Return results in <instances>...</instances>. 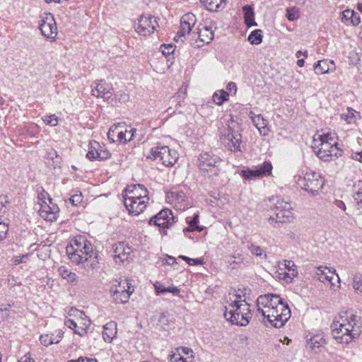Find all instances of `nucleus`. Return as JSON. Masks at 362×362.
Returning <instances> with one entry per match:
<instances>
[{"instance_id":"f257e3e1","label":"nucleus","mask_w":362,"mask_h":362,"mask_svg":"<svg viewBox=\"0 0 362 362\" xmlns=\"http://www.w3.org/2000/svg\"><path fill=\"white\" fill-rule=\"evenodd\" d=\"M257 311L276 328L282 327L291 317L288 304L278 295L267 293L259 296L257 300Z\"/></svg>"},{"instance_id":"f03ea898","label":"nucleus","mask_w":362,"mask_h":362,"mask_svg":"<svg viewBox=\"0 0 362 362\" xmlns=\"http://www.w3.org/2000/svg\"><path fill=\"white\" fill-rule=\"evenodd\" d=\"M66 253L72 263L76 265L83 264L88 271L98 267V257L94 255L90 243L82 237L71 241L66 247Z\"/></svg>"},{"instance_id":"7ed1b4c3","label":"nucleus","mask_w":362,"mask_h":362,"mask_svg":"<svg viewBox=\"0 0 362 362\" xmlns=\"http://www.w3.org/2000/svg\"><path fill=\"white\" fill-rule=\"evenodd\" d=\"M223 316L232 324L246 326L252 318L250 305L240 296L229 293L224 305Z\"/></svg>"},{"instance_id":"20e7f679","label":"nucleus","mask_w":362,"mask_h":362,"mask_svg":"<svg viewBox=\"0 0 362 362\" xmlns=\"http://www.w3.org/2000/svg\"><path fill=\"white\" fill-rule=\"evenodd\" d=\"M337 134L329 129L317 132L313 136L312 147L322 160H329L341 155Z\"/></svg>"},{"instance_id":"39448f33","label":"nucleus","mask_w":362,"mask_h":362,"mask_svg":"<svg viewBox=\"0 0 362 362\" xmlns=\"http://www.w3.org/2000/svg\"><path fill=\"white\" fill-rule=\"evenodd\" d=\"M220 139L222 144L230 151H240L242 135L239 124L234 121H231L227 127L221 130Z\"/></svg>"},{"instance_id":"423d86ee","label":"nucleus","mask_w":362,"mask_h":362,"mask_svg":"<svg viewBox=\"0 0 362 362\" xmlns=\"http://www.w3.org/2000/svg\"><path fill=\"white\" fill-rule=\"evenodd\" d=\"M270 202L274 204L275 216H270L268 218L272 224L274 223L291 222L293 218V206L288 198L273 197Z\"/></svg>"},{"instance_id":"0eeeda50","label":"nucleus","mask_w":362,"mask_h":362,"mask_svg":"<svg viewBox=\"0 0 362 362\" xmlns=\"http://www.w3.org/2000/svg\"><path fill=\"white\" fill-rule=\"evenodd\" d=\"M136 189H141V193L136 194V196L127 195L124 197V204L129 213L132 215H139L146 207V203L148 200V190L141 184L135 186Z\"/></svg>"},{"instance_id":"6e6552de","label":"nucleus","mask_w":362,"mask_h":362,"mask_svg":"<svg viewBox=\"0 0 362 362\" xmlns=\"http://www.w3.org/2000/svg\"><path fill=\"white\" fill-rule=\"evenodd\" d=\"M361 317L356 315V313L352 310H346L340 314L339 321V327L349 332V334L354 339L357 338L361 333Z\"/></svg>"},{"instance_id":"1a4fd4ad","label":"nucleus","mask_w":362,"mask_h":362,"mask_svg":"<svg viewBox=\"0 0 362 362\" xmlns=\"http://www.w3.org/2000/svg\"><path fill=\"white\" fill-rule=\"evenodd\" d=\"M296 182L298 187L313 196L319 192L324 185L320 175L315 172L306 173L303 177L298 176Z\"/></svg>"},{"instance_id":"9d476101","label":"nucleus","mask_w":362,"mask_h":362,"mask_svg":"<svg viewBox=\"0 0 362 362\" xmlns=\"http://www.w3.org/2000/svg\"><path fill=\"white\" fill-rule=\"evenodd\" d=\"M147 158L159 160L165 166H173L178 159V154L174 149H170L168 146H162L153 147L151 150V154Z\"/></svg>"},{"instance_id":"9b49d317","label":"nucleus","mask_w":362,"mask_h":362,"mask_svg":"<svg viewBox=\"0 0 362 362\" xmlns=\"http://www.w3.org/2000/svg\"><path fill=\"white\" fill-rule=\"evenodd\" d=\"M221 163V158L209 152H204L199 155L198 167L203 173H211L212 175H217L218 173V166Z\"/></svg>"},{"instance_id":"f8f14e48","label":"nucleus","mask_w":362,"mask_h":362,"mask_svg":"<svg viewBox=\"0 0 362 362\" xmlns=\"http://www.w3.org/2000/svg\"><path fill=\"white\" fill-rule=\"evenodd\" d=\"M175 217L171 210L165 209L161 210L158 214L150 218L148 223L158 226L162 230L163 235H167L166 229L175 223Z\"/></svg>"},{"instance_id":"ddd939ff","label":"nucleus","mask_w":362,"mask_h":362,"mask_svg":"<svg viewBox=\"0 0 362 362\" xmlns=\"http://www.w3.org/2000/svg\"><path fill=\"white\" fill-rule=\"evenodd\" d=\"M129 284V282L125 280L119 282L118 285H115L111 287L110 293L115 303H126L128 302L130 295L134 291Z\"/></svg>"},{"instance_id":"4468645a","label":"nucleus","mask_w":362,"mask_h":362,"mask_svg":"<svg viewBox=\"0 0 362 362\" xmlns=\"http://www.w3.org/2000/svg\"><path fill=\"white\" fill-rule=\"evenodd\" d=\"M158 26V23L155 17L141 16L135 25V30L141 35L147 36L153 33Z\"/></svg>"},{"instance_id":"2eb2a0df","label":"nucleus","mask_w":362,"mask_h":362,"mask_svg":"<svg viewBox=\"0 0 362 362\" xmlns=\"http://www.w3.org/2000/svg\"><path fill=\"white\" fill-rule=\"evenodd\" d=\"M272 165L270 161H265L255 169L243 170L240 175L245 180H252L257 178L269 176L272 174Z\"/></svg>"},{"instance_id":"dca6fc26","label":"nucleus","mask_w":362,"mask_h":362,"mask_svg":"<svg viewBox=\"0 0 362 362\" xmlns=\"http://www.w3.org/2000/svg\"><path fill=\"white\" fill-rule=\"evenodd\" d=\"M196 22L197 18L193 13H187L185 14L180 19V30H178L177 35L175 37V40L178 41L180 38V40L183 41L182 37L190 33Z\"/></svg>"},{"instance_id":"f3484780","label":"nucleus","mask_w":362,"mask_h":362,"mask_svg":"<svg viewBox=\"0 0 362 362\" xmlns=\"http://www.w3.org/2000/svg\"><path fill=\"white\" fill-rule=\"evenodd\" d=\"M40 29L42 34L47 38L54 39L57 34V28L53 16L51 13L46 16L41 20Z\"/></svg>"},{"instance_id":"a211bd4d","label":"nucleus","mask_w":362,"mask_h":362,"mask_svg":"<svg viewBox=\"0 0 362 362\" xmlns=\"http://www.w3.org/2000/svg\"><path fill=\"white\" fill-rule=\"evenodd\" d=\"M339 321H335L332 325V334L335 340L341 344H348L354 338L350 336L349 332L341 327H339Z\"/></svg>"},{"instance_id":"6ab92c4d","label":"nucleus","mask_w":362,"mask_h":362,"mask_svg":"<svg viewBox=\"0 0 362 362\" xmlns=\"http://www.w3.org/2000/svg\"><path fill=\"white\" fill-rule=\"evenodd\" d=\"M59 209L57 206L53 205L50 206L47 203L41 204L39 209L40 216L45 220L53 222L57 220L58 217Z\"/></svg>"},{"instance_id":"aec40b11","label":"nucleus","mask_w":362,"mask_h":362,"mask_svg":"<svg viewBox=\"0 0 362 362\" xmlns=\"http://www.w3.org/2000/svg\"><path fill=\"white\" fill-rule=\"evenodd\" d=\"M112 86L104 81H100L96 84L94 89L92 90V94L96 97H101L109 100L112 97Z\"/></svg>"},{"instance_id":"412c9836","label":"nucleus","mask_w":362,"mask_h":362,"mask_svg":"<svg viewBox=\"0 0 362 362\" xmlns=\"http://www.w3.org/2000/svg\"><path fill=\"white\" fill-rule=\"evenodd\" d=\"M326 344L325 337L322 333H318L311 337L307 341V348L314 352L320 351V349Z\"/></svg>"},{"instance_id":"4be33fe9","label":"nucleus","mask_w":362,"mask_h":362,"mask_svg":"<svg viewBox=\"0 0 362 362\" xmlns=\"http://www.w3.org/2000/svg\"><path fill=\"white\" fill-rule=\"evenodd\" d=\"M315 274L319 281L324 282L325 280L329 281L332 285V280L334 279V276L336 275L338 281H339V277L337 274H335V270L332 271L330 269L327 267H320L316 268Z\"/></svg>"},{"instance_id":"5701e85b","label":"nucleus","mask_w":362,"mask_h":362,"mask_svg":"<svg viewBox=\"0 0 362 362\" xmlns=\"http://www.w3.org/2000/svg\"><path fill=\"white\" fill-rule=\"evenodd\" d=\"M64 332L61 330H57L56 334H42L40 337V341L42 344L45 346H49L53 344H58L63 337Z\"/></svg>"},{"instance_id":"b1692460","label":"nucleus","mask_w":362,"mask_h":362,"mask_svg":"<svg viewBox=\"0 0 362 362\" xmlns=\"http://www.w3.org/2000/svg\"><path fill=\"white\" fill-rule=\"evenodd\" d=\"M117 334V323L110 321L103 326V338L107 343L112 342Z\"/></svg>"},{"instance_id":"393cba45","label":"nucleus","mask_w":362,"mask_h":362,"mask_svg":"<svg viewBox=\"0 0 362 362\" xmlns=\"http://www.w3.org/2000/svg\"><path fill=\"white\" fill-rule=\"evenodd\" d=\"M335 68L334 63L332 60H319L314 66V71L317 74H327Z\"/></svg>"},{"instance_id":"a878e982","label":"nucleus","mask_w":362,"mask_h":362,"mask_svg":"<svg viewBox=\"0 0 362 362\" xmlns=\"http://www.w3.org/2000/svg\"><path fill=\"white\" fill-rule=\"evenodd\" d=\"M251 119L261 135H268L269 132L267 127L268 122L261 115L251 116Z\"/></svg>"},{"instance_id":"bb28decb","label":"nucleus","mask_w":362,"mask_h":362,"mask_svg":"<svg viewBox=\"0 0 362 362\" xmlns=\"http://www.w3.org/2000/svg\"><path fill=\"white\" fill-rule=\"evenodd\" d=\"M227 264L231 269H235L245 266V257L242 252H234L230 255L227 260Z\"/></svg>"},{"instance_id":"cd10ccee","label":"nucleus","mask_w":362,"mask_h":362,"mask_svg":"<svg viewBox=\"0 0 362 362\" xmlns=\"http://www.w3.org/2000/svg\"><path fill=\"white\" fill-rule=\"evenodd\" d=\"M197 34L199 41L206 44L210 43L214 37V30L211 27L204 26L199 28H197Z\"/></svg>"},{"instance_id":"c85d7f7f","label":"nucleus","mask_w":362,"mask_h":362,"mask_svg":"<svg viewBox=\"0 0 362 362\" xmlns=\"http://www.w3.org/2000/svg\"><path fill=\"white\" fill-rule=\"evenodd\" d=\"M201 3L210 11H218L225 8L226 0H199Z\"/></svg>"},{"instance_id":"c756f323","label":"nucleus","mask_w":362,"mask_h":362,"mask_svg":"<svg viewBox=\"0 0 362 362\" xmlns=\"http://www.w3.org/2000/svg\"><path fill=\"white\" fill-rule=\"evenodd\" d=\"M76 322V328H73V330L75 334H78L79 336H83L87 333V330L90 327V322L88 319V317L85 318H78V320Z\"/></svg>"},{"instance_id":"7c9ffc66","label":"nucleus","mask_w":362,"mask_h":362,"mask_svg":"<svg viewBox=\"0 0 362 362\" xmlns=\"http://www.w3.org/2000/svg\"><path fill=\"white\" fill-rule=\"evenodd\" d=\"M58 273L62 278L66 279L69 283L77 281L78 276L76 273L69 270L65 266H61L58 268Z\"/></svg>"},{"instance_id":"2f4dec72","label":"nucleus","mask_w":362,"mask_h":362,"mask_svg":"<svg viewBox=\"0 0 362 362\" xmlns=\"http://www.w3.org/2000/svg\"><path fill=\"white\" fill-rule=\"evenodd\" d=\"M187 223L189 225V227L185 228L183 229L184 232H191V231H202L203 230V227L199 226L198 225L199 222V214H194L193 218L191 220H189V218L186 219Z\"/></svg>"},{"instance_id":"473e14b6","label":"nucleus","mask_w":362,"mask_h":362,"mask_svg":"<svg viewBox=\"0 0 362 362\" xmlns=\"http://www.w3.org/2000/svg\"><path fill=\"white\" fill-rule=\"evenodd\" d=\"M341 117L349 124H354L356 120L361 117V115L358 112H356L353 109L348 108L347 112L341 114Z\"/></svg>"},{"instance_id":"72a5a7b5","label":"nucleus","mask_w":362,"mask_h":362,"mask_svg":"<svg viewBox=\"0 0 362 362\" xmlns=\"http://www.w3.org/2000/svg\"><path fill=\"white\" fill-rule=\"evenodd\" d=\"M245 23L247 27L257 25V23L254 20V12L252 7L249 6H245L243 7Z\"/></svg>"},{"instance_id":"f704fd0d","label":"nucleus","mask_w":362,"mask_h":362,"mask_svg":"<svg viewBox=\"0 0 362 362\" xmlns=\"http://www.w3.org/2000/svg\"><path fill=\"white\" fill-rule=\"evenodd\" d=\"M229 94L227 91L219 90L213 95L214 102L218 105H221L224 102L228 100Z\"/></svg>"},{"instance_id":"c9c22d12","label":"nucleus","mask_w":362,"mask_h":362,"mask_svg":"<svg viewBox=\"0 0 362 362\" xmlns=\"http://www.w3.org/2000/svg\"><path fill=\"white\" fill-rule=\"evenodd\" d=\"M284 267L287 270V277L290 279H293L295 276H297L298 272L296 269V266L294 262L291 260H284Z\"/></svg>"},{"instance_id":"e433bc0d","label":"nucleus","mask_w":362,"mask_h":362,"mask_svg":"<svg viewBox=\"0 0 362 362\" xmlns=\"http://www.w3.org/2000/svg\"><path fill=\"white\" fill-rule=\"evenodd\" d=\"M110 153L104 147L100 145V147L96 148L94 160H103L110 157Z\"/></svg>"},{"instance_id":"4c0bfd02","label":"nucleus","mask_w":362,"mask_h":362,"mask_svg":"<svg viewBox=\"0 0 362 362\" xmlns=\"http://www.w3.org/2000/svg\"><path fill=\"white\" fill-rule=\"evenodd\" d=\"M248 41L252 45H259L262 41V30H255L248 36Z\"/></svg>"},{"instance_id":"58836bf2","label":"nucleus","mask_w":362,"mask_h":362,"mask_svg":"<svg viewBox=\"0 0 362 362\" xmlns=\"http://www.w3.org/2000/svg\"><path fill=\"white\" fill-rule=\"evenodd\" d=\"M119 129H123V125L118 124L117 125H114L110 127L107 133V138L110 141H111V142H116L117 132Z\"/></svg>"},{"instance_id":"ea45409f","label":"nucleus","mask_w":362,"mask_h":362,"mask_svg":"<svg viewBox=\"0 0 362 362\" xmlns=\"http://www.w3.org/2000/svg\"><path fill=\"white\" fill-rule=\"evenodd\" d=\"M353 288L359 293H362V274L356 273L353 277Z\"/></svg>"},{"instance_id":"a19ab883","label":"nucleus","mask_w":362,"mask_h":362,"mask_svg":"<svg viewBox=\"0 0 362 362\" xmlns=\"http://www.w3.org/2000/svg\"><path fill=\"white\" fill-rule=\"evenodd\" d=\"M68 317H69L71 319H75L76 321L78 320V318L81 319L86 317L87 316L84 314L83 312L75 308H71L68 313H67Z\"/></svg>"},{"instance_id":"79ce46f5","label":"nucleus","mask_w":362,"mask_h":362,"mask_svg":"<svg viewBox=\"0 0 362 362\" xmlns=\"http://www.w3.org/2000/svg\"><path fill=\"white\" fill-rule=\"evenodd\" d=\"M100 147V144L96 141H90L88 145V151L86 154V157L90 160H94L95 158V153L96 148Z\"/></svg>"},{"instance_id":"37998d69","label":"nucleus","mask_w":362,"mask_h":362,"mask_svg":"<svg viewBox=\"0 0 362 362\" xmlns=\"http://www.w3.org/2000/svg\"><path fill=\"white\" fill-rule=\"evenodd\" d=\"M127 130L123 126V129H119L117 132V137L116 141L127 143L132 140V134L127 137Z\"/></svg>"},{"instance_id":"c03bdc74","label":"nucleus","mask_w":362,"mask_h":362,"mask_svg":"<svg viewBox=\"0 0 362 362\" xmlns=\"http://www.w3.org/2000/svg\"><path fill=\"white\" fill-rule=\"evenodd\" d=\"M187 95V88L186 86H181L178 91L175 93V96L173 97L175 100V101L177 103V104H180L181 102H182L185 97Z\"/></svg>"},{"instance_id":"a18cd8bd","label":"nucleus","mask_w":362,"mask_h":362,"mask_svg":"<svg viewBox=\"0 0 362 362\" xmlns=\"http://www.w3.org/2000/svg\"><path fill=\"white\" fill-rule=\"evenodd\" d=\"M46 124L55 127L58 124V117L55 115H45L42 117Z\"/></svg>"},{"instance_id":"49530a36","label":"nucleus","mask_w":362,"mask_h":362,"mask_svg":"<svg viewBox=\"0 0 362 362\" xmlns=\"http://www.w3.org/2000/svg\"><path fill=\"white\" fill-rule=\"evenodd\" d=\"M179 258H181L182 259L185 260L187 262L188 264L194 266V265H202L204 264V259H192L189 258L188 257L180 255L179 256Z\"/></svg>"},{"instance_id":"de8ad7c7","label":"nucleus","mask_w":362,"mask_h":362,"mask_svg":"<svg viewBox=\"0 0 362 362\" xmlns=\"http://www.w3.org/2000/svg\"><path fill=\"white\" fill-rule=\"evenodd\" d=\"M123 252L124 254H129L130 252V248L127 247V251H126L124 247V244L119 243L115 249V256H117L119 258H122V255Z\"/></svg>"},{"instance_id":"09e8293b","label":"nucleus","mask_w":362,"mask_h":362,"mask_svg":"<svg viewBox=\"0 0 362 362\" xmlns=\"http://www.w3.org/2000/svg\"><path fill=\"white\" fill-rule=\"evenodd\" d=\"M358 190L354 195V199L359 209H362V182L361 186L358 185Z\"/></svg>"},{"instance_id":"8fccbe9b","label":"nucleus","mask_w":362,"mask_h":362,"mask_svg":"<svg viewBox=\"0 0 362 362\" xmlns=\"http://www.w3.org/2000/svg\"><path fill=\"white\" fill-rule=\"evenodd\" d=\"M160 50L165 57H167L173 53L175 48L172 45H166L163 44L160 47Z\"/></svg>"},{"instance_id":"3c124183","label":"nucleus","mask_w":362,"mask_h":362,"mask_svg":"<svg viewBox=\"0 0 362 362\" xmlns=\"http://www.w3.org/2000/svg\"><path fill=\"white\" fill-rule=\"evenodd\" d=\"M38 199L42 202L40 204V205L47 203L46 199H48L50 203L52 201V199L49 197V194L47 192H45L42 187L40 188V190H38Z\"/></svg>"},{"instance_id":"603ef678","label":"nucleus","mask_w":362,"mask_h":362,"mask_svg":"<svg viewBox=\"0 0 362 362\" xmlns=\"http://www.w3.org/2000/svg\"><path fill=\"white\" fill-rule=\"evenodd\" d=\"M286 17L289 21H293L298 18L299 15L295 8H292L286 10Z\"/></svg>"},{"instance_id":"864d4df0","label":"nucleus","mask_w":362,"mask_h":362,"mask_svg":"<svg viewBox=\"0 0 362 362\" xmlns=\"http://www.w3.org/2000/svg\"><path fill=\"white\" fill-rule=\"evenodd\" d=\"M8 226L5 223L0 222V241L7 237Z\"/></svg>"},{"instance_id":"5fc2aeb1","label":"nucleus","mask_w":362,"mask_h":362,"mask_svg":"<svg viewBox=\"0 0 362 362\" xmlns=\"http://www.w3.org/2000/svg\"><path fill=\"white\" fill-rule=\"evenodd\" d=\"M354 15V11L350 9H346L341 13V20L342 22H346L348 21H351L352 16Z\"/></svg>"},{"instance_id":"6e6d98bb","label":"nucleus","mask_w":362,"mask_h":362,"mask_svg":"<svg viewBox=\"0 0 362 362\" xmlns=\"http://www.w3.org/2000/svg\"><path fill=\"white\" fill-rule=\"evenodd\" d=\"M70 202L74 205L77 206L78 204H80L83 200V196L81 192H79L78 194H76L72 195L70 199Z\"/></svg>"},{"instance_id":"4d7b16f0","label":"nucleus","mask_w":362,"mask_h":362,"mask_svg":"<svg viewBox=\"0 0 362 362\" xmlns=\"http://www.w3.org/2000/svg\"><path fill=\"white\" fill-rule=\"evenodd\" d=\"M249 250L252 255L257 257H262L264 254L263 250L259 246L252 245Z\"/></svg>"},{"instance_id":"13d9d810","label":"nucleus","mask_w":362,"mask_h":362,"mask_svg":"<svg viewBox=\"0 0 362 362\" xmlns=\"http://www.w3.org/2000/svg\"><path fill=\"white\" fill-rule=\"evenodd\" d=\"M28 258V255L14 256L12 259L13 263L15 265L19 264L25 262V259Z\"/></svg>"},{"instance_id":"bf43d9fd","label":"nucleus","mask_w":362,"mask_h":362,"mask_svg":"<svg viewBox=\"0 0 362 362\" xmlns=\"http://www.w3.org/2000/svg\"><path fill=\"white\" fill-rule=\"evenodd\" d=\"M66 318H67V317H66ZM76 322H78L76 321L75 319L69 318V319H66L64 320L65 325L71 329H73V328H76V327H77Z\"/></svg>"},{"instance_id":"052dcab7","label":"nucleus","mask_w":362,"mask_h":362,"mask_svg":"<svg viewBox=\"0 0 362 362\" xmlns=\"http://www.w3.org/2000/svg\"><path fill=\"white\" fill-rule=\"evenodd\" d=\"M361 23V18L359 15L354 11V15L352 16V18L351 19V23L354 26L358 25Z\"/></svg>"},{"instance_id":"680f3d73","label":"nucleus","mask_w":362,"mask_h":362,"mask_svg":"<svg viewBox=\"0 0 362 362\" xmlns=\"http://www.w3.org/2000/svg\"><path fill=\"white\" fill-rule=\"evenodd\" d=\"M155 289L158 294H163L166 293L165 287L163 286L160 283L156 282L154 284Z\"/></svg>"},{"instance_id":"e2e57ef3","label":"nucleus","mask_w":362,"mask_h":362,"mask_svg":"<svg viewBox=\"0 0 362 362\" xmlns=\"http://www.w3.org/2000/svg\"><path fill=\"white\" fill-rule=\"evenodd\" d=\"M351 157L352 159L358 160L362 163V151H356L352 152L351 154Z\"/></svg>"},{"instance_id":"0e129e2a","label":"nucleus","mask_w":362,"mask_h":362,"mask_svg":"<svg viewBox=\"0 0 362 362\" xmlns=\"http://www.w3.org/2000/svg\"><path fill=\"white\" fill-rule=\"evenodd\" d=\"M172 197H174L177 202L184 200V193L182 192H171Z\"/></svg>"},{"instance_id":"69168bd1","label":"nucleus","mask_w":362,"mask_h":362,"mask_svg":"<svg viewBox=\"0 0 362 362\" xmlns=\"http://www.w3.org/2000/svg\"><path fill=\"white\" fill-rule=\"evenodd\" d=\"M177 351L185 354V355H189V354H191V358H193L194 356L192 355V350L189 348H187V347H180V349H177Z\"/></svg>"},{"instance_id":"338daca9","label":"nucleus","mask_w":362,"mask_h":362,"mask_svg":"<svg viewBox=\"0 0 362 362\" xmlns=\"http://www.w3.org/2000/svg\"><path fill=\"white\" fill-rule=\"evenodd\" d=\"M19 362H35L30 353L21 358Z\"/></svg>"},{"instance_id":"774afa93","label":"nucleus","mask_w":362,"mask_h":362,"mask_svg":"<svg viewBox=\"0 0 362 362\" xmlns=\"http://www.w3.org/2000/svg\"><path fill=\"white\" fill-rule=\"evenodd\" d=\"M173 358H175L173 362H187L186 358H185L182 355L181 353H178L177 356L176 354H174L173 356Z\"/></svg>"}]
</instances>
